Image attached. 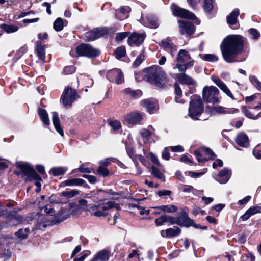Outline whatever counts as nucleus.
Listing matches in <instances>:
<instances>
[{
	"label": "nucleus",
	"mask_w": 261,
	"mask_h": 261,
	"mask_svg": "<svg viewBox=\"0 0 261 261\" xmlns=\"http://www.w3.org/2000/svg\"><path fill=\"white\" fill-rule=\"evenodd\" d=\"M154 208L161 210L165 213H173L176 212L178 207L177 206L173 204L170 205H163L161 206L154 207Z\"/></svg>",
	"instance_id": "obj_33"
},
{
	"label": "nucleus",
	"mask_w": 261,
	"mask_h": 261,
	"mask_svg": "<svg viewBox=\"0 0 261 261\" xmlns=\"http://www.w3.org/2000/svg\"><path fill=\"white\" fill-rule=\"evenodd\" d=\"M123 93L134 99H138L143 94L142 91L141 90H133L129 87L124 89Z\"/></svg>",
	"instance_id": "obj_30"
},
{
	"label": "nucleus",
	"mask_w": 261,
	"mask_h": 261,
	"mask_svg": "<svg viewBox=\"0 0 261 261\" xmlns=\"http://www.w3.org/2000/svg\"><path fill=\"white\" fill-rule=\"evenodd\" d=\"M129 34H130L129 32H123L118 33L116 34V36L115 37V41L118 43L121 42L125 38H126L127 37H128Z\"/></svg>",
	"instance_id": "obj_50"
},
{
	"label": "nucleus",
	"mask_w": 261,
	"mask_h": 261,
	"mask_svg": "<svg viewBox=\"0 0 261 261\" xmlns=\"http://www.w3.org/2000/svg\"><path fill=\"white\" fill-rule=\"evenodd\" d=\"M167 222V215L163 214L154 220V223L157 226L164 225Z\"/></svg>",
	"instance_id": "obj_52"
},
{
	"label": "nucleus",
	"mask_w": 261,
	"mask_h": 261,
	"mask_svg": "<svg viewBox=\"0 0 261 261\" xmlns=\"http://www.w3.org/2000/svg\"><path fill=\"white\" fill-rule=\"evenodd\" d=\"M107 79L111 83H115L117 85L121 84L124 82V75L121 70L114 68L107 72Z\"/></svg>",
	"instance_id": "obj_13"
},
{
	"label": "nucleus",
	"mask_w": 261,
	"mask_h": 261,
	"mask_svg": "<svg viewBox=\"0 0 261 261\" xmlns=\"http://www.w3.org/2000/svg\"><path fill=\"white\" fill-rule=\"evenodd\" d=\"M141 135L143 139H145L146 140H148L150 139L151 134L148 129H144L141 132Z\"/></svg>",
	"instance_id": "obj_64"
},
{
	"label": "nucleus",
	"mask_w": 261,
	"mask_h": 261,
	"mask_svg": "<svg viewBox=\"0 0 261 261\" xmlns=\"http://www.w3.org/2000/svg\"><path fill=\"white\" fill-rule=\"evenodd\" d=\"M205 113L210 116L216 114H223L225 113L224 108L221 106H207L205 107Z\"/></svg>",
	"instance_id": "obj_27"
},
{
	"label": "nucleus",
	"mask_w": 261,
	"mask_h": 261,
	"mask_svg": "<svg viewBox=\"0 0 261 261\" xmlns=\"http://www.w3.org/2000/svg\"><path fill=\"white\" fill-rule=\"evenodd\" d=\"M204 112V105L200 95L194 94L189 102L188 115L193 120H199V117Z\"/></svg>",
	"instance_id": "obj_4"
},
{
	"label": "nucleus",
	"mask_w": 261,
	"mask_h": 261,
	"mask_svg": "<svg viewBox=\"0 0 261 261\" xmlns=\"http://www.w3.org/2000/svg\"><path fill=\"white\" fill-rule=\"evenodd\" d=\"M219 93V89L214 86H205L202 90V98L204 102L215 104L219 102L217 97Z\"/></svg>",
	"instance_id": "obj_8"
},
{
	"label": "nucleus",
	"mask_w": 261,
	"mask_h": 261,
	"mask_svg": "<svg viewBox=\"0 0 261 261\" xmlns=\"http://www.w3.org/2000/svg\"><path fill=\"white\" fill-rule=\"evenodd\" d=\"M248 33L251 36L250 37L251 39L253 40L258 39L260 36V34L258 31L255 28H251L248 30Z\"/></svg>",
	"instance_id": "obj_51"
},
{
	"label": "nucleus",
	"mask_w": 261,
	"mask_h": 261,
	"mask_svg": "<svg viewBox=\"0 0 261 261\" xmlns=\"http://www.w3.org/2000/svg\"><path fill=\"white\" fill-rule=\"evenodd\" d=\"M205 174L204 172H195L192 171H186L185 172V175H188L192 178H197Z\"/></svg>",
	"instance_id": "obj_60"
},
{
	"label": "nucleus",
	"mask_w": 261,
	"mask_h": 261,
	"mask_svg": "<svg viewBox=\"0 0 261 261\" xmlns=\"http://www.w3.org/2000/svg\"><path fill=\"white\" fill-rule=\"evenodd\" d=\"M241 110L243 112L244 114L248 118L253 120H255V115L252 114L251 112L247 110L246 106H243L241 107Z\"/></svg>",
	"instance_id": "obj_58"
},
{
	"label": "nucleus",
	"mask_w": 261,
	"mask_h": 261,
	"mask_svg": "<svg viewBox=\"0 0 261 261\" xmlns=\"http://www.w3.org/2000/svg\"><path fill=\"white\" fill-rule=\"evenodd\" d=\"M109 251L103 249L99 251L90 261H108L110 257Z\"/></svg>",
	"instance_id": "obj_26"
},
{
	"label": "nucleus",
	"mask_w": 261,
	"mask_h": 261,
	"mask_svg": "<svg viewBox=\"0 0 261 261\" xmlns=\"http://www.w3.org/2000/svg\"><path fill=\"white\" fill-rule=\"evenodd\" d=\"M94 193V202L98 203L107 199L118 200L119 197H111V196H121V192L114 191L112 189L106 190L97 189L93 190Z\"/></svg>",
	"instance_id": "obj_7"
},
{
	"label": "nucleus",
	"mask_w": 261,
	"mask_h": 261,
	"mask_svg": "<svg viewBox=\"0 0 261 261\" xmlns=\"http://www.w3.org/2000/svg\"><path fill=\"white\" fill-rule=\"evenodd\" d=\"M142 120V113L135 111L127 114L124 117L125 123L127 125L140 124Z\"/></svg>",
	"instance_id": "obj_14"
},
{
	"label": "nucleus",
	"mask_w": 261,
	"mask_h": 261,
	"mask_svg": "<svg viewBox=\"0 0 261 261\" xmlns=\"http://www.w3.org/2000/svg\"><path fill=\"white\" fill-rule=\"evenodd\" d=\"M75 53L79 57H85L90 59H95L98 57L100 50L93 47L90 44L82 43L77 46Z\"/></svg>",
	"instance_id": "obj_6"
},
{
	"label": "nucleus",
	"mask_w": 261,
	"mask_h": 261,
	"mask_svg": "<svg viewBox=\"0 0 261 261\" xmlns=\"http://www.w3.org/2000/svg\"><path fill=\"white\" fill-rule=\"evenodd\" d=\"M76 96H78L76 90L68 87L65 88L61 95L60 100L65 107L70 108L75 100Z\"/></svg>",
	"instance_id": "obj_10"
},
{
	"label": "nucleus",
	"mask_w": 261,
	"mask_h": 261,
	"mask_svg": "<svg viewBox=\"0 0 261 261\" xmlns=\"http://www.w3.org/2000/svg\"><path fill=\"white\" fill-rule=\"evenodd\" d=\"M177 77L181 84L188 85H196V81L185 73L178 74Z\"/></svg>",
	"instance_id": "obj_28"
},
{
	"label": "nucleus",
	"mask_w": 261,
	"mask_h": 261,
	"mask_svg": "<svg viewBox=\"0 0 261 261\" xmlns=\"http://www.w3.org/2000/svg\"><path fill=\"white\" fill-rule=\"evenodd\" d=\"M181 229L178 226H174L173 228H169L160 231L161 235L163 238H172L180 234Z\"/></svg>",
	"instance_id": "obj_20"
},
{
	"label": "nucleus",
	"mask_w": 261,
	"mask_h": 261,
	"mask_svg": "<svg viewBox=\"0 0 261 261\" xmlns=\"http://www.w3.org/2000/svg\"><path fill=\"white\" fill-rule=\"evenodd\" d=\"M134 75L135 80L137 82H141L143 80L146 81V77L145 75V72H144V69L141 71L135 72Z\"/></svg>",
	"instance_id": "obj_57"
},
{
	"label": "nucleus",
	"mask_w": 261,
	"mask_h": 261,
	"mask_svg": "<svg viewBox=\"0 0 261 261\" xmlns=\"http://www.w3.org/2000/svg\"><path fill=\"white\" fill-rule=\"evenodd\" d=\"M52 121L56 130L62 136H64V131L61 125L59 114L57 112H52Z\"/></svg>",
	"instance_id": "obj_24"
},
{
	"label": "nucleus",
	"mask_w": 261,
	"mask_h": 261,
	"mask_svg": "<svg viewBox=\"0 0 261 261\" xmlns=\"http://www.w3.org/2000/svg\"><path fill=\"white\" fill-rule=\"evenodd\" d=\"M114 55L117 59H120L126 55L125 46L122 45L117 47L114 51Z\"/></svg>",
	"instance_id": "obj_36"
},
{
	"label": "nucleus",
	"mask_w": 261,
	"mask_h": 261,
	"mask_svg": "<svg viewBox=\"0 0 261 261\" xmlns=\"http://www.w3.org/2000/svg\"><path fill=\"white\" fill-rule=\"evenodd\" d=\"M15 236L20 241L25 240L28 238L27 234L25 233L23 231V229L22 228L19 229L17 231L14 233Z\"/></svg>",
	"instance_id": "obj_55"
},
{
	"label": "nucleus",
	"mask_w": 261,
	"mask_h": 261,
	"mask_svg": "<svg viewBox=\"0 0 261 261\" xmlns=\"http://www.w3.org/2000/svg\"><path fill=\"white\" fill-rule=\"evenodd\" d=\"M109 124L113 128L114 130H118L120 129L122 126L119 120H111L109 122Z\"/></svg>",
	"instance_id": "obj_56"
},
{
	"label": "nucleus",
	"mask_w": 261,
	"mask_h": 261,
	"mask_svg": "<svg viewBox=\"0 0 261 261\" xmlns=\"http://www.w3.org/2000/svg\"><path fill=\"white\" fill-rule=\"evenodd\" d=\"M37 113L43 125L45 126H49L50 125V120L47 111L43 108L39 107L37 109Z\"/></svg>",
	"instance_id": "obj_29"
},
{
	"label": "nucleus",
	"mask_w": 261,
	"mask_h": 261,
	"mask_svg": "<svg viewBox=\"0 0 261 261\" xmlns=\"http://www.w3.org/2000/svg\"><path fill=\"white\" fill-rule=\"evenodd\" d=\"M231 174V170L225 167L219 171L217 175V181L221 184H226L230 178Z\"/></svg>",
	"instance_id": "obj_22"
},
{
	"label": "nucleus",
	"mask_w": 261,
	"mask_h": 261,
	"mask_svg": "<svg viewBox=\"0 0 261 261\" xmlns=\"http://www.w3.org/2000/svg\"><path fill=\"white\" fill-rule=\"evenodd\" d=\"M0 28L7 33H12L16 32L18 30V27L12 24H7L3 23L0 25Z\"/></svg>",
	"instance_id": "obj_38"
},
{
	"label": "nucleus",
	"mask_w": 261,
	"mask_h": 261,
	"mask_svg": "<svg viewBox=\"0 0 261 261\" xmlns=\"http://www.w3.org/2000/svg\"><path fill=\"white\" fill-rule=\"evenodd\" d=\"M158 22V19L155 16L148 14L146 16L144 25L150 29H156L159 26Z\"/></svg>",
	"instance_id": "obj_23"
},
{
	"label": "nucleus",
	"mask_w": 261,
	"mask_h": 261,
	"mask_svg": "<svg viewBox=\"0 0 261 261\" xmlns=\"http://www.w3.org/2000/svg\"><path fill=\"white\" fill-rule=\"evenodd\" d=\"M89 250H85L83 252V254L79 257H75L73 261H84L85 259L90 254Z\"/></svg>",
	"instance_id": "obj_62"
},
{
	"label": "nucleus",
	"mask_w": 261,
	"mask_h": 261,
	"mask_svg": "<svg viewBox=\"0 0 261 261\" xmlns=\"http://www.w3.org/2000/svg\"><path fill=\"white\" fill-rule=\"evenodd\" d=\"M211 79L232 100L235 99L229 88L221 80L215 75H212Z\"/></svg>",
	"instance_id": "obj_19"
},
{
	"label": "nucleus",
	"mask_w": 261,
	"mask_h": 261,
	"mask_svg": "<svg viewBox=\"0 0 261 261\" xmlns=\"http://www.w3.org/2000/svg\"><path fill=\"white\" fill-rule=\"evenodd\" d=\"M235 142L239 146L242 147H247L249 144L248 136L243 132L238 134L236 137Z\"/></svg>",
	"instance_id": "obj_25"
},
{
	"label": "nucleus",
	"mask_w": 261,
	"mask_h": 261,
	"mask_svg": "<svg viewBox=\"0 0 261 261\" xmlns=\"http://www.w3.org/2000/svg\"><path fill=\"white\" fill-rule=\"evenodd\" d=\"M241 261H255V256L253 253L248 252L241 256Z\"/></svg>",
	"instance_id": "obj_49"
},
{
	"label": "nucleus",
	"mask_w": 261,
	"mask_h": 261,
	"mask_svg": "<svg viewBox=\"0 0 261 261\" xmlns=\"http://www.w3.org/2000/svg\"><path fill=\"white\" fill-rule=\"evenodd\" d=\"M145 60V51L143 49L140 53L139 56L137 57L136 60L133 63L132 67L134 68H136L140 66V65Z\"/></svg>",
	"instance_id": "obj_41"
},
{
	"label": "nucleus",
	"mask_w": 261,
	"mask_h": 261,
	"mask_svg": "<svg viewBox=\"0 0 261 261\" xmlns=\"http://www.w3.org/2000/svg\"><path fill=\"white\" fill-rule=\"evenodd\" d=\"M80 194V191L78 190H72L70 191L62 192L60 195L61 196L65 197L67 198H72Z\"/></svg>",
	"instance_id": "obj_43"
},
{
	"label": "nucleus",
	"mask_w": 261,
	"mask_h": 261,
	"mask_svg": "<svg viewBox=\"0 0 261 261\" xmlns=\"http://www.w3.org/2000/svg\"><path fill=\"white\" fill-rule=\"evenodd\" d=\"M76 68L73 65L65 66L62 71V73L65 75L71 74L75 72Z\"/></svg>",
	"instance_id": "obj_54"
},
{
	"label": "nucleus",
	"mask_w": 261,
	"mask_h": 261,
	"mask_svg": "<svg viewBox=\"0 0 261 261\" xmlns=\"http://www.w3.org/2000/svg\"><path fill=\"white\" fill-rule=\"evenodd\" d=\"M140 105L146 109V111L150 114H153L158 110L156 106L158 105L156 102L151 99L147 98L140 101Z\"/></svg>",
	"instance_id": "obj_18"
},
{
	"label": "nucleus",
	"mask_w": 261,
	"mask_h": 261,
	"mask_svg": "<svg viewBox=\"0 0 261 261\" xmlns=\"http://www.w3.org/2000/svg\"><path fill=\"white\" fill-rule=\"evenodd\" d=\"M248 210H249V212H250V213L252 216L257 213H261V206L259 205H256L255 206H251Z\"/></svg>",
	"instance_id": "obj_63"
},
{
	"label": "nucleus",
	"mask_w": 261,
	"mask_h": 261,
	"mask_svg": "<svg viewBox=\"0 0 261 261\" xmlns=\"http://www.w3.org/2000/svg\"><path fill=\"white\" fill-rule=\"evenodd\" d=\"M161 45L165 49H170L172 51L176 50V46L167 38L161 41Z\"/></svg>",
	"instance_id": "obj_37"
},
{
	"label": "nucleus",
	"mask_w": 261,
	"mask_h": 261,
	"mask_svg": "<svg viewBox=\"0 0 261 261\" xmlns=\"http://www.w3.org/2000/svg\"><path fill=\"white\" fill-rule=\"evenodd\" d=\"M64 28L63 19L60 18H57L53 23V28L57 31L59 32L63 30Z\"/></svg>",
	"instance_id": "obj_44"
},
{
	"label": "nucleus",
	"mask_w": 261,
	"mask_h": 261,
	"mask_svg": "<svg viewBox=\"0 0 261 261\" xmlns=\"http://www.w3.org/2000/svg\"><path fill=\"white\" fill-rule=\"evenodd\" d=\"M146 81L160 89L171 87L169 79L162 67L154 65L144 69Z\"/></svg>",
	"instance_id": "obj_2"
},
{
	"label": "nucleus",
	"mask_w": 261,
	"mask_h": 261,
	"mask_svg": "<svg viewBox=\"0 0 261 261\" xmlns=\"http://www.w3.org/2000/svg\"><path fill=\"white\" fill-rule=\"evenodd\" d=\"M16 167L22 172V177H25V182H30L35 180L36 187H41V181H42L41 176L36 171L35 169L29 164H17Z\"/></svg>",
	"instance_id": "obj_3"
},
{
	"label": "nucleus",
	"mask_w": 261,
	"mask_h": 261,
	"mask_svg": "<svg viewBox=\"0 0 261 261\" xmlns=\"http://www.w3.org/2000/svg\"><path fill=\"white\" fill-rule=\"evenodd\" d=\"M202 147V150L203 152L205 154L209 155L210 156L207 158L208 160H214L217 158V155L214 153V152L211 149L208 147H206L205 146H203Z\"/></svg>",
	"instance_id": "obj_45"
},
{
	"label": "nucleus",
	"mask_w": 261,
	"mask_h": 261,
	"mask_svg": "<svg viewBox=\"0 0 261 261\" xmlns=\"http://www.w3.org/2000/svg\"><path fill=\"white\" fill-rule=\"evenodd\" d=\"M171 10L174 16L190 20L197 19L194 13L187 9L179 7L176 4L173 3L172 4Z\"/></svg>",
	"instance_id": "obj_11"
},
{
	"label": "nucleus",
	"mask_w": 261,
	"mask_h": 261,
	"mask_svg": "<svg viewBox=\"0 0 261 261\" xmlns=\"http://www.w3.org/2000/svg\"><path fill=\"white\" fill-rule=\"evenodd\" d=\"M179 30L181 35L186 37L191 36L195 32L196 27L193 22L189 21L179 20Z\"/></svg>",
	"instance_id": "obj_12"
},
{
	"label": "nucleus",
	"mask_w": 261,
	"mask_h": 261,
	"mask_svg": "<svg viewBox=\"0 0 261 261\" xmlns=\"http://www.w3.org/2000/svg\"><path fill=\"white\" fill-rule=\"evenodd\" d=\"M249 79L251 84L258 91H261V82L257 79V78L255 75H250Z\"/></svg>",
	"instance_id": "obj_47"
},
{
	"label": "nucleus",
	"mask_w": 261,
	"mask_h": 261,
	"mask_svg": "<svg viewBox=\"0 0 261 261\" xmlns=\"http://www.w3.org/2000/svg\"><path fill=\"white\" fill-rule=\"evenodd\" d=\"M186 60H190L191 59L190 55L189 52L185 49H180L177 56L176 60L178 63H184L185 59Z\"/></svg>",
	"instance_id": "obj_34"
},
{
	"label": "nucleus",
	"mask_w": 261,
	"mask_h": 261,
	"mask_svg": "<svg viewBox=\"0 0 261 261\" xmlns=\"http://www.w3.org/2000/svg\"><path fill=\"white\" fill-rule=\"evenodd\" d=\"M46 45H43L41 41L35 42V52L38 59L45 62Z\"/></svg>",
	"instance_id": "obj_21"
},
{
	"label": "nucleus",
	"mask_w": 261,
	"mask_h": 261,
	"mask_svg": "<svg viewBox=\"0 0 261 261\" xmlns=\"http://www.w3.org/2000/svg\"><path fill=\"white\" fill-rule=\"evenodd\" d=\"M47 227V225L43 221H38L34 227L33 228L34 230H43Z\"/></svg>",
	"instance_id": "obj_61"
},
{
	"label": "nucleus",
	"mask_w": 261,
	"mask_h": 261,
	"mask_svg": "<svg viewBox=\"0 0 261 261\" xmlns=\"http://www.w3.org/2000/svg\"><path fill=\"white\" fill-rule=\"evenodd\" d=\"M151 174L155 178L159 179H163V181H165L164 175L160 171V170L154 166H151Z\"/></svg>",
	"instance_id": "obj_42"
},
{
	"label": "nucleus",
	"mask_w": 261,
	"mask_h": 261,
	"mask_svg": "<svg viewBox=\"0 0 261 261\" xmlns=\"http://www.w3.org/2000/svg\"><path fill=\"white\" fill-rule=\"evenodd\" d=\"M28 50V46L26 44L22 46L18 50H17L14 55V60L17 61L19 60Z\"/></svg>",
	"instance_id": "obj_46"
},
{
	"label": "nucleus",
	"mask_w": 261,
	"mask_h": 261,
	"mask_svg": "<svg viewBox=\"0 0 261 261\" xmlns=\"http://www.w3.org/2000/svg\"><path fill=\"white\" fill-rule=\"evenodd\" d=\"M246 38L241 35L232 34L223 40L220 49L223 59L228 63L235 62V58L244 50Z\"/></svg>",
	"instance_id": "obj_1"
},
{
	"label": "nucleus",
	"mask_w": 261,
	"mask_h": 261,
	"mask_svg": "<svg viewBox=\"0 0 261 261\" xmlns=\"http://www.w3.org/2000/svg\"><path fill=\"white\" fill-rule=\"evenodd\" d=\"M35 168L37 172L41 174L44 178H45L47 177V175L46 173L45 168L44 166L42 165H36L35 166Z\"/></svg>",
	"instance_id": "obj_59"
},
{
	"label": "nucleus",
	"mask_w": 261,
	"mask_h": 261,
	"mask_svg": "<svg viewBox=\"0 0 261 261\" xmlns=\"http://www.w3.org/2000/svg\"><path fill=\"white\" fill-rule=\"evenodd\" d=\"M145 38V33L140 34L135 32L128 36L127 43L130 46H139L143 43Z\"/></svg>",
	"instance_id": "obj_15"
},
{
	"label": "nucleus",
	"mask_w": 261,
	"mask_h": 261,
	"mask_svg": "<svg viewBox=\"0 0 261 261\" xmlns=\"http://www.w3.org/2000/svg\"><path fill=\"white\" fill-rule=\"evenodd\" d=\"M189 208L185 206L181 208L180 213H178V217H173L167 215V222L169 225L177 224L180 227H185Z\"/></svg>",
	"instance_id": "obj_9"
},
{
	"label": "nucleus",
	"mask_w": 261,
	"mask_h": 261,
	"mask_svg": "<svg viewBox=\"0 0 261 261\" xmlns=\"http://www.w3.org/2000/svg\"><path fill=\"white\" fill-rule=\"evenodd\" d=\"M66 186H83L85 188H90L86 182L81 178H70L61 182L59 187L63 188Z\"/></svg>",
	"instance_id": "obj_17"
},
{
	"label": "nucleus",
	"mask_w": 261,
	"mask_h": 261,
	"mask_svg": "<svg viewBox=\"0 0 261 261\" xmlns=\"http://www.w3.org/2000/svg\"><path fill=\"white\" fill-rule=\"evenodd\" d=\"M175 88V94L176 96L175 97V100L177 103H184V100L181 98L182 96V91L179 85L177 82L174 83Z\"/></svg>",
	"instance_id": "obj_35"
},
{
	"label": "nucleus",
	"mask_w": 261,
	"mask_h": 261,
	"mask_svg": "<svg viewBox=\"0 0 261 261\" xmlns=\"http://www.w3.org/2000/svg\"><path fill=\"white\" fill-rule=\"evenodd\" d=\"M239 15V9L236 8L233 9L226 17L227 23L231 29L236 30L240 27V24L238 20V17Z\"/></svg>",
	"instance_id": "obj_16"
},
{
	"label": "nucleus",
	"mask_w": 261,
	"mask_h": 261,
	"mask_svg": "<svg viewBox=\"0 0 261 261\" xmlns=\"http://www.w3.org/2000/svg\"><path fill=\"white\" fill-rule=\"evenodd\" d=\"M115 31V30L113 27L95 28L84 33L85 40L87 42L93 41L105 35L112 34Z\"/></svg>",
	"instance_id": "obj_5"
},
{
	"label": "nucleus",
	"mask_w": 261,
	"mask_h": 261,
	"mask_svg": "<svg viewBox=\"0 0 261 261\" xmlns=\"http://www.w3.org/2000/svg\"><path fill=\"white\" fill-rule=\"evenodd\" d=\"M214 0H204L203 9L205 13L208 14L212 13L214 9Z\"/></svg>",
	"instance_id": "obj_40"
},
{
	"label": "nucleus",
	"mask_w": 261,
	"mask_h": 261,
	"mask_svg": "<svg viewBox=\"0 0 261 261\" xmlns=\"http://www.w3.org/2000/svg\"><path fill=\"white\" fill-rule=\"evenodd\" d=\"M202 59L208 62H216L218 60V58L215 55L207 54L203 55Z\"/></svg>",
	"instance_id": "obj_53"
},
{
	"label": "nucleus",
	"mask_w": 261,
	"mask_h": 261,
	"mask_svg": "<svg viewBox=\"0 0 261 261\" xmlns=\"http://www.w3.org/2000/svg\"><path fill=\"white\" fill-rule=\"evenodd\" d=\"M203 151L202 150V147L195 149L194 151L193 154L196 158L197 160L199 163H203L208 161L207 158L203 157L202 155Z\"/></svg>",
	"instance_id": "obj_39"
},
{
	"label": "nucleus",
	"mask_w": 261,
	"mask_h": 261,
	"mask_svg": "<svg viewBox=\"0 0 261 261\" xmlns=\"http://www.w3.org/2000/svg\"><path fill=\"white\" fill-rule=\"evenodd\" d=\"M191 226L193 227L195 229H201L203 230H207L208 229L207 226H202L199 224L195 223L194 220L191 219L188 215L185 227L189 228Z\"/></svg>",
	"instance_id": "obj_32"
},
{
	"label": "nucleus",
	"mask_w": 261,
	"mask_h": 261,
	"mask_svg": "<svg viewBox=\"0 0 261 261\" xmlns=\"http://www.w3.org/2000/svg\"><path fill=\"white\" fill-rule=\"evenodd\" d=\"M97 173L103 177H106L109 176L110 171L108 168L99 166L97 169Z\"/></svg>",
	"instance_id": "obj_48"
},
{
	"label": "nucleus",
	"mask_w": 261,
	"mask_h": 261,
	"mask_svg": "<svg viewBox=\"0 0 261 261\" xmlns=\"http://www.w3.org/2000/svg\"><path fill=\"white\" fill-rule=\"evenodd\" d=\"M67 170V168L66 167H55L51 168L49 174H51L53 176H58L65 174Z\"/></svg>",
	"instance_id": "obj_31"
}]
</instances>
